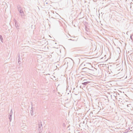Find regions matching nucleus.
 Returning <instances> with one entry per match:
<instances>
[{
    "label": "nucleus",
    "mask_w": 133,
    "mask_h": 133,
    "mask_svg": "<svg viewBox=\"0 0 133 133\" xmlns=\"http://www.w3.org/2000/svg\"><path fill=\"white\" fill-rule=\"evenodd\" d=\"M67 59H68L67 58H65L64 59V62H65V64L66 63L67 64V65H68V64L69 62H68L67 61Z\"/></svg>",
    "instance_id": "nucleus-5"
},
{
    "label": "nucleus",
    "mask_w": 133,
    "mask_h": 133,
    "mask_svg": "<svg viewBox=\"0 0 133 133\" xmlns=\"http://www.w3.org/2000/svg\"><path fill=\"white\" fill-rule=\"evenodd\" d=\"M85 81H87V80H84L83 81V83H82V86L83 87H84L85 86H86L87 84L90 83H91V82L89 81L85 82Z\"/></svg>",
    "instance_id": "nucleus-2"
},
{
    "label": "nucleus",
    "mask_w": 133,
    "mask_h": 133,
    "mask_svg": "<svg viewBox=\"0 0 133 133\" xmlns=\"http://www.w3.org/2000/svg\"><path fill=\"white\" fill-rule=\"evenodd\" d=\"M15 26L16 28H17L19 27L18 24L16 21L15 22Z\"/></svg>",
    "instance_id": "nucleus-7"
},
{
    "label": "nucleus",
    "mask_w": 133,
    "mask_h": 133,
    "mask_svg": "<svg viewBox=\"0 0 133 133\" xmlns=\"http://www.w3.org/2000/svg\"><path fill=\"white\" fill-rule=\"evenodd\" d=\"M9 119L10 120V122L12 119V116H11L9 115Z\"/></svg>",
    "instance_id": "nucleus-10"
},
{
    "label": "nucleus",
    "mask_w": 133,
    "mask_h": 133,
    "mask_svg": "<svg viewBox=\"0 0 133 133\" xmlns=\"http://www.w3.org/2000/svg\"><path fill=\"white\" fill-rule=\"evenodd\" d=\"M84 66H87V65H84Z\"/></svg>",
    "instance_id": "nucleus-16"
},
{
    "label": "nucleus",
    "mask_w": 133,
    "mask_h": 133,
    "mask_svg": "<svg viewBox=\"0 0 133 133\" xmlns=\"http://www.w3.org/2000/svg\"><path fill=\"white\" fill-rule=\"evenodd\" d=\"M69 40H72V39H70Z\"/></svg>",
    "instance_id": "nucleus-20"
},
{
    "label": "nucleus",
    "mask_w": 133,
    "mask_h": 133,
    "mask_svg": "<svg viewBox=\"0 0 133 133\" xmlns=\"http://www.w3.org/2000/svg\"><path fill=\"white\" fill-rule=\"evenodd\" d=\"M82 70L83 71L87 73H89V70H91L87 68H84Z\"/></svg>",
    "instance_id": "nucleus-3"
},
{
    "label": "nucleus",
    "mask_w": 133,
    "mask_h": 133,
    "mask_svg": "<svg viewBox=\"0 0 133 133\" xmlns=\"http://www.w3.org/2000/svg\"><path fill=\"white\" fill-rule=\"evenodd\" d=\"M12 109H11V111L10 112L9 115L12 116Z\"/></svg>",
    "instance_id": "nucleus-11"
},
{
    "label": "nucleus",
    "mask_w": 133,
    "mask_h": 133,
    "mask_svg": "<svg viewBox=\"0 0 133 133\" xmlns=\"http://www.w3.org/2000/svg\"><path fill=\"white\" fill-rule=\"evenodd\" d=\"M32 108H33V107H32L31 108L32 110H31V115L32 116L33 115V110Z\"/></svg>",
    "instance_id": "nucleus-9"
},
{
    "label": "nucleus",
    "mask_w": 133,
    "mask_h": 133,
    "mask_svg": "<svg viewBox=\"0 0 133 133\" xmlns=\"http://www.w3.org/2000/svg\"><path fill=\"white\" fill-rule=\"evenodd\" d=\"M42 125L41 123L38 125V130L39 133H41L42 131Z\"/></svg>",
    "instance_id": "nucleus-1"
},
{
    "label": "nucleus",
    "mask_w": 133,
    "mask_h": 133,
    "mask_svg": "<svg viewBox=\"0 0 133 133\" xmlns=\"http://www.w3.org/2000/svg\"><path fill=\"white\" fill-rule=\"evenodd\" d=\"M49 133H50V132H49Z\"/></svg>",
    "instance_id": "nucleus-24"
},
{
    "label": "nucleus",
    "mask_w": 133,
    "mask_h": 133,
    "mask_svg": "<svg viewBox=\"0 0 133 133\" xmlns=\"http://www.w3.org/2000/svg\"><path fill=\"white\" fill-rule=\"evenodd\" d=\"M91 70V71H93V70Z\"/></svg>",
    "instance_id": "nucleus-21"
},
{
    "label": "nucleus",
    "mask_w": 133,
    "mask_h": 133,
    "mask_svg": "<svg viewBox=\"0 0 133 133\" xmlns=\"http://www.w3.org/2000/svg\"><path fill=\"white\" fill-rule=\"evenodd\" d=\"M86 64H89L90 66H91V64L90 63H86Z\"/></svg>",
    "instance_id": "nucleus-14"
},
{
    "label": "nucleus",
    "mask_w": 133,
    "mask_h": 133,
    "mask_svg": "<svg viewBox=\"0 0 133 133\" xmlns=\"http://www.w3.org/2000/svg\"><path fill=\"white\" fill-rule=\"evenodd\" d=\"M131 6H130V8H131Z\"/></svg>",
    "instance_id": "nucleus-18"
},
{
    "label": "nucleus",
    "mask_w": 133,
    "mask_h": 133,
    "mask_svg": "<svg viewBox=\"0 0 133 133\" xmlns=\"http://www.w3.org/2000/svg\"><path fill=\"white\" fill-rule=\"evenodd\" d=\"M82 86V85L80 86V88H81V87Z\"/></svg>",
    "instance_id": "nucleus-17"
},
{
    "label": "nucleus",
    "mask_w": 133,
    "mask_h": 133,
    "mask_svg": "<svg viewBox=\"0 0 133 133\" xmlns=\"http://www.w3.org/2000/svg\"><path fill=\"white\" fill-rule=\"evenodd\" d=\"M129 105H131V104H128V105H127V107H129Z\"/></svg>",
    "instance_id": "nucleus-15"
},
{
    "label": "nucleus",
    "mask_w": 133,
    "mask_h": 133,
    "mask_svg": "<svg viewBox=\"0 0 133 133\" xmlns=\"http://www.w3.org/2000/svg\"><path fill=\"white\" fill-rule=\"evenodd\" d=\"M55 44H56V43H55Z\"/></svg>",
    "instance_id": "nucleus-22"
},
{
    "label": "nucleus",
    "mask_w": 133,
    "mask_h": 133,
    "mask_svg": "<svg viewBox=\"0 0 133 133\" xmlns=\"http://www.w3.org/2000/svg\"><path fill=\"white\" fill-rule=\"evenodd\" d=\"M85 81V82H87V81Z\"/></svg>",
    "instance_id": "nucleus-23"
},
{
    "label": "nucleus",
    "mask_w": 133,
    "mask_h": 133,
    "mask_svg": "<svg viewBox=\"0 0 133 133\" xmlns=\"http://www.w3.org/2000/svg\"><path fill=\"white\" fill-rule=\"evenodd\" d=\"M20 14H21V17L22 18H23V17L24 16V12L23 11H22V13H21Z\"/></svg>",
    "instance_id": "nucleus-8"
},
{
    "label": "nucleus",
    "mask_w": 133,
    "mask_h": 133,
    "mask_svg": "<svg viewBox=\"0 0 133 133\" xmlns=\"http://www.w3.org/2000/svg\"><path fill=\"white\" fill-rule=\"evenodd\" d=\"M133 36V34L131 35H130V38L132 40H133V37H132Z\"/></svg>",
    "instance_id": "nucleus-12"
},
{
    "label": "nucleus",
    "mask_w": 133,
    "mask_h": 133,
    "mask_svg": "<svg viewBox=\"0 0 133 133\" xmlns=\"http://www.w3.org/2000/svg\"><path fill=\"white\" fill-rule=\"evenodd\" d=\"M20 13L21 14V13H22V11H23L22 10H20L19 11Z\"/></svg>",
    "instance_id": "nucleus-13"
},
{
    "label": "nucleus",
    "mask_w": 133,
    "mask_h": 133,
    "mask_svg": "<svg viewBox=\"0 0 133 133\" xmlns=\"http://www.w3.org/2000/svg\"><path fill=\"white\" fill-rule=\"evenodd\" d=\"M18 62L19 64H20L21 63V62L20 61L21 58H20V57L19 56H18Z\"/></svg>",
    "instance_id": "nucleus-4"
},
{
    "label": "nucleus",
    "mask_w": 133,
    "mask_h": 133,
    "mask_svg": "<svg viewBox=\"0 0 133 133\" xmlns=\"http://www.w3.org/2000/svg\"><path fill=\"white\" fill-rule=\"evenodd\" d=\"M17 8L18 11L22 10L21 8L19 5L17 6Z\"/></svg>",
    "instance_id": "nucleus-6"
},
{
    "label": "nucleus",
    "mask_w": 133,
    "mask_h": 133,
    "mask_svg": "<svg viewBox=\"0 0 133 133\" xmlns=\"http://www.w3.org/2000/svg\"><path fill=\"white\" fill-rule=\"evenodd\" d=\"M46 4H48V3H46Z\"/></svg>",
    "instance_id": "nucleus-19"
}]
</instances>
